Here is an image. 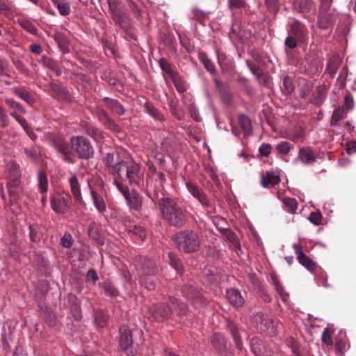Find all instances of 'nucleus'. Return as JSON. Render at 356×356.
<instances>
[{"instance_id": "obj_1", "label": "nucleus", "mask_w": 356, "mask_h": 356, "mask_svg": "<svg viewBox=\"0 0 356 356\" xmlns=\"http://www.w3.org/2000/svg\"><path fill=\"white\" fill-rule=\"evenodd\" d=\"M102 161L108 173L113 177L128 180L129 185L134 187L139 185L143 174L138 164L124 161L115 152L106 153Z\"/></svg>"}, {"instance_id": "obj_2", "label": "nucleus", "mask_w": 356, "mask_h": 356, "mask_svg": "<svg viewBox=\"0 0 356 356\" xmlns=\"http://www.w3.org/2000/svg\"><path fill=\"white\" fill-rule=\"evenodd\" d=\"M149 197L153 202H157L163 219L170 226L181 228L186 225L187 222L186 211L177 199L164 195L159 197L158 193L156 192Z\"/></svg>"}, {"instance_id": "obj_3", "label": "nucleus", "mask_w": 356, "mask_h": 356, "mask_svg": "<svg viewBox=\"0 0 356 356\" xmlns=\"http://www.w3.org/2000/svg\"><path fill=\"white\" fill-rule=\"evenodd\" d=\"M177 248L186 254L197 252L201 248V238L199 234L191 229L179 231L172 238Z\"/></svg>"}, {"instance_id": "obj_4", "label": "nucleus", "mask_w": 356, "mask_h": 356, "mask_svg": "<svg viewBox=\"0 0 356 356\" xmlns=\"http://www.w3.org/2000/svg\"><path fill=\"white\" fill-rule=\"evenodd\" d=\"M107 3L115 24L126 32L131 38L136 40V35L131 28V19L122 9L120 1L107 0Z\"/></svg>"}, {"instance_id": "obj_5", "label": "nucleus", "mask_w": 356, "mask_h": 356, "mask_svg": "<svg viewBox=\"0 0 356 356\" xmlns=\"http://www.w3.org/2000/svg\"><path fill=\"white\" fill-rule=\"evenodd\" d=\"M252 323L261 334L269 337L275 336L277 334L278 322L263 313L258 312L254 314L252 317Z\"/></svg>"}, {"instance_id": "obj_6", "label": "nucleus", "mask_w": 356, "mask_h": 356, "mask_svg": "<svg viewBox=\"0 0 356 356\" xmlns=\"http://www.w3.org/2000/svg\"><path fill=\"white\" fill-rule=\"evenodd\" d=\"M72 153L81 159H89L94 156V148L90 141L82 136H73L70 138Z\"/></svg>"}, {"instance_id": "obj_7", "label": "nucleus", "mask_w": 356, "mask_h": 356, "mask_svg": "<svg viewBox=\"0 0 356 356\" xmlns=\"http://www.w3.org/2000/svg\"><path fill=\"white\" fill-rule=\"evenodd\" d=\"M93 114L99 122L103 125L105 129L111 131L119 132L120 127L115 121L110 116L108 113L104 108L97 106L95 108Z\"/></svg>"}, {"instance_id": "obj_8", "label": "nucleus", "mask_w": 356, "mask_h": 356, "mask_svg": "<svg viewBox=\"0 0 356 356\" xmlns=\"http://www.w3.org/2000/svg\"><path fill=\"white\" fill-rule=\"evenodd\" d=\"M63 305L68 308L72 316L76 321H80L82 318L79 300L72 292L63 294Z\"/></svg>"}, {"instance_id": "obj_9", "label": "nucleus", "mask_w": 356, "mask_h": 356, "mask_svg": "<svg viewBox=\"0 0 356 356\" xmlns=\"http://www.w3.org/2000/svg\"><path fill=\"white\" fill-rule=\"evenodd\" d=\"M4 101L9 108L10 115L13 117L21 126L26 125V120L19 115L25 114L26 113L24 107L21 104L11 98H6Z\"/></svg>"}, {"instance_id": "obj_10", "label": "nucleus", "mask_w": 356, "mask_h": 356, "mask_svg": "<svg viewBox=\"0 0 356 356\" xmlns=\"http://www.w3.org/2000/svg\"><path fill=\"white\" fill-rule=\"evenodd\" d=\"M150 318L157 322L167 320L172 313V310L167 304H159L152 305L149 309Z\"/></svg>"}, {"instance_id": "obj_11", "label": "nucleus", "mask_w": 356, "mask_h": 356, "mask_svg": "<svg viewBox=\"0 0 356 356\" xmlns=\"http://www.w3.org/2000/svg\"><path fill=\"white\" fill-rule=\"evenodd\" d=\"M335 22V15L332 11H319L318 17V26L327 31L326 35L332 33Z\"/></svg>"}, {"instance_id": "obj_12", "label": "nucleus", "mask_w": 356, "mask_h": 356, "mask_svg": "<svg viewBox=\"0 0 356 356\" xmlns=\"http://www.w3.org/2000/svg\"><path fill=\"white\" fill-rule=\"evenodd\" d=\"M292 247L297 255L298 262L309 272L314 273L318 266L317 264L303 252L302 248L300 244L294 243Z\"/></svg>"}, {"instance_id": "obj_13", "label": "nucleus", "mask_w": 356, "mask_h": 356, "mask_svg": "<svg viewBox=\"0 0 356 356\" xmlns=\"http://www.w3.org/2000/svg\"><path fill=\"white\" fill-rule=\"evenodd\" d=\"M289 26V34L297 38L299 43H303L307 40L309 33L305 24L298 20H294Z\"/></svg>"}, {"instance_id": "obj_14", "label": "nucleus", "mask_w": 356, "mask_h": 356, "mask_svg": "<svg viewBox=\"0 0 356 356\" xmlns=\"http://www.w3.org/2000/svg\"><path fill=\"white\" fill-rule=\"evenodd\" d=\"M39 313L40 317L49 327L55 328V330L59 329L60 325H58L56 314L51 308L39 305Z\"/></svg>"}, {"instance_id": "obj_15", "label": "nucleus", "mask_w": 356, "mask_h": 356, "mask_svg": "<svg viewBox=\"0 0 356 356\" xmlns=\"http://www.w3.org/2000/svg\"><path fill=\"white\" fill-rule=\"evenodd\" d=\"M186 185L188 191L193 197L198 200L203 207L207 209L211 207V202L207 194L198 186L191 182H188Z\"/></svg>"}, {"instance_id": "obj_16", "label": "nucleus", "mask_w": 356, "mask_h": 356, "mask_svg": "<svg viewBox=\"0 0 356 356\" xmlns=\"http://www.w3.org/2000/svg\"><path fill=\"white\" fill-rule=\"evenodd\" d=\"M8 186H18L20 184L21 173L19 165L14 161L7 164Z\"/></svg>"}, {"instance_id": "obj_17", "label": "nucleus", "mask_w": 356, "mask_h": 356, "mask_svg": "<svg viewBox=\"0 0 356 356\" xmlns=\"http://www.w3.org/2000/svg\"><path fill=\"white\" fill-rule=\"evenodd\" d=\"M137 266L144 275H154L158 271L156 261L147 257H140Z\"/></svg>"}, {"instance_id": "obj_18", "label": "nucleus", "mask_w": 356, "mask_h": 356, "mask_svg": "<svg viewBox=\"0 0 356 356\" xmlns=\"http://www.w3.org/2000/svg\"><path fill=\"white\" fill-rule=\"evenodd\" d=\"M54 146L56 149L62 154L63 159L67 163H73L72 158V152L71 145L63 138H57L54 140Z\"/></svg>"}, {"instance_id": "obj_19", "label": "nucleus", "mask_w": 356, "mask_h": 356, "mask_svg": "<svg viewBox=\"0 0 356 356\" xmlns=\"http://www.w3.org/2000/svg\"><path fill=\"white\" fill-rule=\"evenodd\" d=\"M216 90L225 104L229 105L232 102V95L227 83L222 82L217 78L213 79Z\"/></svg>"}, {"instance_id": "obj_20", "label": "nucleus", "mask_w": 356, "mask_h": 356, "mask_svg": "<svg viewBox=\"0 0 356 356\" xmlns=\"http://www.w3.org/2000/svg\"><path fill=\"white\" fill-rule=\"evenodd\" d=\"M69 206L68 199L63 195L55 194V195L52 196L51 198V207L56 213H65Z\"/></svg>"}, {"instance_id": "obj_21", "label": "nucleus", "mask_w": 356, "mask_h": 356, "mask_svg": "<svg viewBox=\"0 0 356 356\" xmlns=\"http://www.w3.org/2000/svg\"><path fill=\"white\" fill-rule=\"evenodd\" d=\"M102 102L104 106L113 114L123 115L127 111V109L118 99L105 97L102 99Z\"/></svg>"}, {"instance_id": "obj_22", "label": "nucleus", "mask_w": 356, "mask_h": 356, "mask_svg": "<svg viewBox=\"0 0 356 356\" xmlns=\"http://www.w3.org/2000/svg\"><path fill=\"white\" fill-rule=\"evenodd\" d=\"M90 192L97 210L103 213L106 210V204L103 197V191L99 192L89 184Z\"/></svg>"}, {"instance_id": "obj_23", "label": "nucleus", "mask_w": 356, "mask_h": 356, "mask_svg": "<svg viewBox=\"0 0 356 356\" xmlns=\"http://www.w3.org/2000/svg\"><path fill=\"white\" fill-rule=\"evenodd\" d=\"M120 332V345L121 348L126 350L133 343V339L131 330L126 325H122L119 330Z\"/></svg>"}, {"instance_id": "obj_24", "label": "nucleus", "mask_w": 356, "mask_h": 356, "mask_svg": "<svg viewBox=\"0 0 356 356\" xmlns=\"http://www.w3.org/2000/svg\"><path fill=\"white\" fill-rule=\"evenodd\" d=\"M298 159L304 165H313L316 162V156L314 151L309 147H302L300 149Z\"/></svg>"}, {"instance_id": "obj_25", "label": "nucleus", "mask_w": 356, "mask_h": 356, "mask_svg": "<svg viewBox=\"0 0 356 356\" xmlns=\"http://www.w3.org/2000/svg\"><path fill=\"white\" fill-rule=\"evenodd\" d=\"M280 174L277 171H266L262 175L261 184L263 187L267 188L270 186H275L280 182Z\"/></svg>"}, {"instance_id": "obj_26", "label": "nucleus", "mask_w": 356, "mask_h": 356, "mask_svg": "<svg viewBox=\"0 0 356 356\" xmlns=\"http://www.w3.org/2000/svg\"><path fill=\"white\" fill-rule=\"evenodd\" d=\"M69 182L74 200L79 204H84L81 192V186L77 177L76 175L72 176L69 179Z\"/></svg>"}, {"instance_id": "obj_27", "label": "nucleus", "mask_w": 356, "mask_h": 356, "mask_svg": "<svg viewBox=\"0 0 356 356\" xmlns=\"http://www.w3.org/2000/svg\"><path fill=\"white\" fill-rule=\"evenodd\" d=\"M211 343L213 348L220 353H225L228 348L225 337L219 333H214L212 335Z\"/></svg>"}, {"instance_id": "obj_28", "label": "nucleus", "mask_w": 356, "mask_h": 356, "mask_svg": "<svg viewBox=\"0 0 356 356\" xmlns=\"http://www.w3.org/2000/svg\"><path fill=\"white\" fill-rule=\"evenodd\" d=\"M12 91L13 94L23 99L29 105L33 106L35 104V100L33 95L24 87H15L12 88Z\"/></svg>"}, {"instance_id": "obj_29", "label": "nucleus", "mask_w": 356, "mask_h": 356, "mask_svg": "<svg viewBox=\"0 0 356 356\" xmlns=\"http://www.w3.org/2000/svg\"><path fill=\"white\" fill-rule=\"evenodd\" d=\"M50 88L52 92H54L55 98L63 101L70 100V94L67 89L65 87L59 84L52 83L50 84Z\"/></svg>"}, {"instance_id": "obj_30", "label": "nucleus", "mask_w": 356, "mask_h": 356, "mask_svg": "<svg viewBox=\"0 0 356 356\" xmlns=\"http://www.w3.org/2000/svg\"><path fill=\"white\" fill-rule=\"evenodd\" d=\"M125 199L130 209L137 211L142 209L143 198L138 193L133 192Z\"/></svg>"}, {"instance_id": "obj_31", "label": "nucleus", "mask_w": 356, "mask_h": 356, "mask_svg": "<svg viewBox=\"0 0 356 356\" xmlns=\"http://www.w3.org/2000/svg\"><path fill=\"white\" fill-rule=\"evenodd\" d=\"M226 296L229 302L236 307H241L244 304V296L240 291H226Z\"/></svg>"}, {"instance_id": "obj_32", "label": "nucleus", "mask_w": 356, "mask_h": 356, "mask_svg": "<svg viewBox=\"0 0 356 356\" xmlns=\"http://www.w3.org/2000/svg\"><path fill=\"white\" fill-rule=\"evenodd\" d=\"M238 124L245 136H249L252 133V122L245 115L240 113L237 115Z\"/></svg>"}, {"instance_id": "obj_33", "label": "nucleus", "mask_w": 356, "mask_h": 356, "mask_svg": "<svg viewBox=\"0 0 356 356\" xmlns=\"http://www.w3.org/2000/svg\"><path fill=\"white\" fill-rule=\"evenodd\" d=\"M128 234L135 241H143L147 237V232L145 228L139 225H135L128 229Z\"/></svg>"}, {"instance_id": "obj_34", "label": "nucleus", "mask_w": 356, "mask_h": 356, "mask_svg": "<svg viewBox=\"0 0 356 356\" xmlns=\"http://www.w3.org/2000/svg\"><path fill=\"white\" fill-rule=\"evenodd\" d=\"M127 10L134 15L137 19L140 20L142 18L143 6L137 4L132 0L126 1Z\"/></svg>"}, {"instance_id": "obj_35", "label": "nucleus", "mask_w": 356, "mask_h": 356, "mask_svg": "<svg viewBox=\"0 0 356 356\" xmlns=\"http://www.w3.org/2000/svg\"><path fill=\"white\" fill-rule=\"evenodd\" d=\"M29 227V236L31 241L36 243L41 239L40 225L38 223L27 222Z\"/></svg>"}, {"instance_id": "obj_36", "label": "nucleus", "mask_w": 356, "mask_h": 356, "mask_svg": "<svg viewBox=\"0 0 356 356\" xmlns=\"http://www.w3.org/2000/svg\"><path fill=\"white\" fill-rule=\"evenodd\" d=\"M293 8L298 13L305 14L311 8L310 0H293Z\"/></svg>"}, {"instance_id": "obj_37", "label": "nucleus", "mask_w": 356, "mask_h": 356, "mask_svg": "<svg viewBox=\"0 0 356 356\" xmlns=\"http://www.w3.org/2000/svg\"><path fill=\"white\" fill-rule=\"evenodd\" d=\"M227 327L232 337L236 347L238 350H241L243 348V344L238 329L233 323H229Z\"/></svg>"}, {"instance_id": "obj_38", "label": "nucleus", "mask_w": 356, "mask_h": 356, "mask_svg": "<svg viewBox=\"0 0 356 356\" xmlns=\"http://www.w3.org/2000/svg\"><path fill=\"white\" fill-rule=\"evenodd\" d=\"M38 188L40 193H47L49 181L47 175L42 171H39L38 174Z\"/></svg>"}, {"instance_id": "obj_39", "label": "nucleus", "mask_w": 356, "mask_h": 356, "mask_svg": "<svg viewBox=\"0 0 356 356\" xmlns=\"http://www.w3.org/2000/svg\"><path fill=\"white\" fill-rule=\"evenodd\" d=\"M145 112H147L154 119L163 121L164 120L163 115L150 102H145L144 105Z\"/></svg>"}, {"instance_id": "obj_40", "label": "nucleus", "mask_w": 356, "mask_h": 356, "mask_svg": "<svg viewBox=\"0 0 356 356\" xmlns=\"http://www.w3.org/2000/svg\"><path fill=\"white\" fill-rule=\"evenodd\" d=\"M86 133L97 143L102 142L104 136L103 132L93 126H88L85 129Z\"/></svg>"}, {"instance_id": "obj_41", "label": "nucleus", "mask_w": 356, "mask_h": 356, "mask_svg": "<svg viewBox=\"0 0 356 356\" xmlns=\"http://www.w3.org/2000/svg\"><path fill=\"white\" fill-rule=\"evenodd\" d=\"M159 64L162 71L167 74L170 79L179 73L165 58H161L159 61Z\"/></svg>"}, {"instance_id": "obj_42", "label": "nucleus", "mask_w": 356, "mask_h": 356, "mask_svg": "<svg viewBox=\"0 0 356 356\" xmlns=\"http://www.w3.org/2000/svg\"><path fill=\"white\" fill-rule=\"evenodd\" d=\"M95 322L98 327H104L108 321V314L103 310H97L94 314Z\"/></svg>"}, {"instance_id": "obj_43", "label": "nucleus", "mask_w": 356, "mask_h": 356, "mask_svg": "<svg viewBox=\"0 0 356 356\" xmlns=\"http://www.w3.org/2000/svg\"><path fill=\"white\" fill-rule=\"evenodd\" d=\"M198 58L200 61L203 64L204 67L211 74H214L216 72V68L214 63L208 58L205 52H200L198 54Z\"/></svg>"}, {"instance_id": "obj_44", "label": "nucleus", "mask_w": 356, "mask_h": 356, "mask_svg": "<svg viewBox=\"0 0 356 356\" xmlns=\"http://www.w3.org/2000/svg\"><path fill=\"white\" fill-rule=\"evenodd\" d=\"M171 80L178 92L184 93L186 91V82L184 79V78L179 74V73H177L172 78H171Z\"/></svg>"}, {"instance_id": "obj_45", "label": "nucleus", "mask_w": 356, "mask_h": 356, "mask_svg": "<svg viewBox=\"0 0 356 356\" xmlns=\"http://www.w3.org/2000/svg\"><path fill=\"white\" fill-rule=\"evenodd\" d=\"M251 347L256 356H262L265 348L263 341L261 339L257 337L252 338L251 340Z\"/></svg>"}, {"instance_id": "obj_46", "label": "nucleus", "mask_w": 356, "mask_h": 356, "mask_svg": "<svg viewBox=\"0 0 356 356\" xmlns=\"http://www.w3.org/2000/svg\"><path fill=\"white\" fill-rule=\"evenodd\" d=\"M168 258L170 266L181 274L183 272V263L181 259L172 252L168 254Z\"/></svg>"}, {"instance_id": "obj_47", "label": "nucleus", "mask_w": 356, "mask_h": 356, "mask_svg": "<svg viewBox=\"0 0 356 356\" xmlns=\"http://www.w3.org/2000/svg\"><path fill=\"white\" fill-rule=\"evenodd\" d=\"M345 118V108L343 107H338L336 108L331 118L330 125L334 127L337 125V123Z\"/></svg>"}, {"instance_id": "obj_48", "label": "nucleus", "mask_w": 356, "mask_h": 356, "mask_svg": "<svg viewBox=\"0 0 356 356\" xmlns=\"http://www.w3.org/2000/svg\"><path fill=\"white\" fill-rule=\"evenodd\" d=\"M282 201L286 211L291 213H296L298 208V202L295 198L284 197Z\"/></svg>"}, {"instance_id": "obj_49", "label": "nucleus", "mask_w": 356, "mask_h": 356, "mask_svg": "<svg viewBox=\"0 0 356 356\" xmlns=\"http://www.w3.org/2000/svg\"><path fill=\"white\" fill-rule=\"evenodd\" d=\"M281 90L286 95H291L293 92L294 86L292 79L289 76H284Z\"/></svg>"}, {"instance_id": "obj_50", "label": "nucleus", "mask_w": 356, "mask_h": 356, "mask_svg": "<svg viewBox=\"0 0 356 356\" xmlns=\"http://www.w3.org/2000/svg\"><path fill=\"white\" fill-rule=\"evenodd\" d=\"M126 181L127 180H122L117 177H114L113 184L115 185L117 188L121 192L124 198L127 197V196H129L131 194L128 186L123 183V181Z\"/></svg>"}, {"instance_id": "obj_51", "label": "nucleus", "mask_w": 356, "mask_h": 356, "mask_svg": "<svg viewBox=\"0 0 356 356\" xmlns=\"http://www.w3.org/2000/svg\"><path fill=\"white\" fill-rule=\"evenodd\" d=\"M222 232L226 235L227 239L232 243L236 249H241V244L236 234L229 229H222Z\"/></svg>"}, {"instance_id": "obj_52", "label": "nucleus", "mask_w": 356, "mask_h": 356, "mask_svg": "<svg viewBox=\"0 0 356 356\" xmlns=\"http://www.w3.org/2000/svg\"><path fill=\"white\" fill-rule=\"evenodd\" d=\"M15 13V7L7 4L2 0H0V14L6 17H11Z\"/></svg>"}, {"instance_id": "obj_53", "label": "nucleus", "mask_w": 356, "mask_h": 356, "mask_svg": "<svg viewBox=\"0 0 356 356\" xmlns=\"http://www.w3.org/2000/svg\"><path fill=\"white\" fill-rule=\"evenodd\" d=\"M265 4L267 10L273 15H276L280 11L281 6L280 0H265Z\"/></svg>"}, {"instance_id": "obj_54", "label": "nucleus", "mask_w": 356, "mask_h": 356, "mask_svg": "<svg viewBox=\"0 0 356 356\" xmlns=\"http://www.w3.org/2000/svg\"><path fill=\"white\" fill-rule=\"evenodd\" d=\"M3 346L4 350L6 351V356H26L20 346H16L15 351L11 355L8 353V351L10 350V347L6 339L3 340Z\"/></svg>"}, {"instance_id": "obj_55", "label": "nucleus", "mask_w": 356, "mask_h": 356, "mask_svg": "<svg viewBox=\"0 0 356 356\" xmlns=\"http://www.w3.org/2000/svg\"><path fill=\"white\" fill-rule=\"evenodd\" d=\"M293 148V145L287 141H282L275 147L278 153L286 155Z\"/></svg>"}, {"instance_id": "obj_56", "label": "nucleus", "mask_w": 356, "mask_h": 356, "mask_svg": "<svg viewBox=\"0 0 356 356\" xmlns=\"http://www.w3.org/2000/svg\"><path fill=\"white\" fill-rule=\"evenodd\" d=\"M19 25L26 31L31 33L32 35H37L38 29L35 26L28 20H22L19 22Z\"/></svg>"}, {"instance_id": "obj_57", "label": "nucleus", "mask_w": 356, "mask_h": 356, "mask_svg": "<svg viewBox=\"0 0 356 356\" xmlns=\"http://www.w3.org/2000/svg\"><path fill=\"white\" fill-rule=\"evenodd\" d=\"M74 242V239L72 236L68 233L65 232L63 237L60 238V244L63 248H70L72 247Z\"/></svg>"}, {"instance_id": "obj_58", "label": "nucleus", "mask_w": 356, "mask_h": 356, "mask_svg": "<svg viewBox=\"0 0 356 356\" xmlns=\"http://www.w3.org/2000/svg\"><path fill=\"white\" fill-rule=\"evenodd\" d=\"M218 63L221 67L222 72L228 68V63L227 62L226 55L222 52H217Z\"/></svg>"}, {"instance_id": "obj_59", "label": "nucleus", "mask_w": 356, "mask_h": 356, "mask_svg": "<svg viewBox=\"0 0 356 356\" xmlns=\"http://www.w3.org/2000/svg\"><path fill=\"white\" fill-rule=\"evenodd\" d=\"M228 6L231 9L245 8L248 4L245 0H229Z\"/></svg>"}, {"instance_id": "obj_60", "label": "nucleus", "mask_w": 356, "mask_h": 356, "mask_svg": "<svg viewBox=\"0 0 356 356\" xmlns=\"http://www.w3.org/2000/svg\"><path fill=\"white\" fill-rule=\"evenodd\" d=\"M246 65L250 69V72L257 77L259 74H260L263 71L262 69L259 67V64H254L252 61L247 60Z\"/></svg>"}, {"instance_id": "obj_61", "label": "nucleus", "mask_w": 356, "mask_h": 356, "mask_svg": "<svg viewBox=\"0 0 356 356\" xmlns=\"http://www.w3.org/2000/svg\"><path fill=\"white\" fill-rule=\"evenodd\" d=\"M56 8L62 16L68 15L71 12L70 5L67 1L63 3H62V4H58Z\"/></svg>"}, {"instance_id": "obj_62", "label": "nucleus", "mask_w": 356, "mask_h": 356, "mask_svg": "<svg viewBox=\"0 0 356 356\" xmlns=\"http://www.w3.org/2000/svg\"><path fill=\"white\" fill-rule=\"evenodd\" d=\"M9 118L6 113V110L0 106V124L1 127L5 128L9 124Z\"/></svg>"}, {"instance_id": "obj_63", "label": "nucleus", "mask_w": 356, "mask_h": 356, "mask_svg": "<svg viewBox=\"0 0 356 356\" xmlns=\"http://www.w3.org/2000/svg\"><path fill=\"white\" fill-rule=\"evenodd\" d=\"M24 153L26 155L28 158L33 161H36L38 158V152L35 147L27 148L24 147L23 149Z\"/></svg>"}, {"instance_id": "obj_64", "label": "nucleus", "mask_w": 356, "mask_h": 356, "mask_svg": "<svg viewBox=\"0 0 356 356\" xmlns=\"http://www.w3.org/2000/svg\"><path fill=\"white\" fill-rule=\"evenodd\" d=\"M288 346L291 348L294 356H302L299 346L293 338L289 339Z\"/></svg>"}]
</instances>
